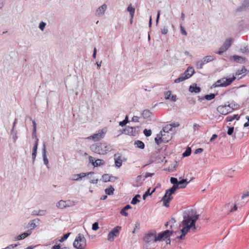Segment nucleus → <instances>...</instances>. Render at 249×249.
<instances>
[{"mask_svg": "<svg viewBox=\"0 0 249 249\" xmlns=\"http://www.w3.org/2000/svg\"><path fill=\"white\" fill-rule=\"evenodd\" d=\"M170 181L171 183L173 184L174 185H176L178 184V181L177 178L171 177L170 178Z\"/></svg>", "mask_w": 249, "mask_h": 249, "instance_id": "a19ab883", "label": "nucleus"}, {"mask_svg": "<svg viewBox=\"0 0 249 249\" xmlns=\"http://www.w3.org/2000/svg\"><path fill=\"white\" fill-rule=\"evenodd\" d=\"M249 196V192H247L246 193L243 194L242 196V198L244 199L245 197L248 196Z\"/></svg>", "mask_w": 249, "mask_h": 249, "instance_id": "13d9d810", "label": "nucleus"}, {"mask_svg": "<svg viewBox=\"0 0 249 249\" xmlns=\"http://www.w3.org/2000/svg\"><path fill=\"white\" fill-rule=\"evenodd\" d=\"M33 215H38V211L34 210L32 213Z\"/></svg>", "mask_w": 249, "mask_h": 249, "instance_id": "69168bd1", "label": "nucleus"}, {"mask_svg": "<svg viewBox=\"0 0 249 249\" xmlns=\"http://www.w3.org/2000/svg\"><path fill=\"white\" fill-rule=\"evenodd\" d=\"M227 129H228V130H227V133L229 135H231L233 133V131H234V127L233 126L232 127H229V126H227Z\"/></svg>", "mask_w": 249, "mask_h": 249, "instance_id": "4c0bfd02", "label": "nucleus"}, {"mask_svg": "<svg viewBox=\"0 0 249 249\" xmlns=\"http://www.w3.org/2000/svg\"><path fill=\"white\" fill-rule=\"evenodd\" d=\"M177 126L165 125L155 138V142L159 145L162 142H168L172 138V135L176 132V127Z\"/></svg>", "mask_w": 249, "mask_h": 249, "instance_id": "f03ea898", "label": "nucleus"}, {"mask_svg": "<svg viewBox=\"0 0 249 249\" xmlns=\"http://www.w3.org/2000/svg\"><path fill=\"white\" fill-rule=\"evenodd\" d=\"M237 206L236 205H235L234 206V207L231 209V210H230V212H232L235 211L237 210Z\"/></svg>", "mask_w": 249, "mask_h": 249, "instance_id": "e2e57ef3", "label": "nucleus"}, {"mask_svg": "<svg viewBox=\"0 0 249 249\" xmlns=\"http://www.w3.org/2000/svg\"><path fill=\"white\" fill-rule=\"evenodd\" d=\"M115 165L118 168H120L123 163V161H125L126 158L123 157L121 153H116L114 156Z\"/></svg>", "mask_w": 249, "mask_h": 249, "instance_id": "ddd939ff", "label": "nucleus"}, {"mask_svg": "<svg viewBox=\"0 0 249 249\" xmlns=\"http://www.w3.org/2000/svg\"><path fill=\"white\" fill-rule=\"evenodd\" d=\"M155 191V189H154L152 192H150V189H149L143 195L142 197L143 199H145L146 197L149 195L152 194Z\"/></svg>", "mask_w": 249, "mask_h": 249, "instance_id": "7c9ffc66", "label": "nucleus"}, {"mask_svg": "<svg viewBox=\"0 0 249 249\" xmlns=\"http://www.w3.org/2000/svg\"><path fill=\"white\" fill-rule=\"evenodd\" d=\"M91 151L97 154L105 155L111 150L110 144L106 142H99L92 144L90 146Z\"/></svg>", "mask_w": 249, "mask_h": 249, "instance_id": "39448f33", "label": "nucleus"}, {"mask_svg": "<svg viewBox=\"0 0 249 249\" xmlns=\"http://www.w3.org/2000/svg\"><path fill=\"white\" fill-rule=\"evenodd\" d=\"M227 50L228 49H227L224 45H223L220 48L218 52L217 53L219 54H221Z\"/></svg>", "mask_w": 249, "mask_h": 249, "instance_id": "e433bc0d", "label": "nucleus"}, {"mask_svg": "<svg viewBox=\"0 0 249 249\" xmlns=\"http://www.w3.org/2000/svg\"><path fill=\"white\" fill-rule=\"evenodd\" d=\"M204 64H205V62H204L202 60L201 61H197L196 63V67L198 69H202Z\"/></svg>", "mask_w": 249, "mask_h": 249, "instance_id": "2f4dec72", "label": "nucleus"}, {"mask_svg": "<svg viewBox=\"0 0 249 249\" xmlns=\"http://www.w3.org/2000/svg\"><path fill=\"white\" fill-rule=\"evenodd\" d=\"M189 182V181H187L186 179H182L178 181V184L174 185L172 188L167 190L165 195L161 199V201L163 202V206L166 207H168L170 201L173 198L172 194H174L177 189L185 188Z\"/></svg>", "mask_w": 249, "mask_h": 249, "instance_id": "7ed1b4c3", "label": "nucleus"}, {"mask_svg": "<svg viewBox=\"0 0 249 249\" xmlns=\"http://www.w3.org/2000/svg\"><path fill=\"white\" fill-rule=\"evenodd\" d=\"M39 219H35L33 220H31L28 223V228L30 229V230H32L34 229L37 226V224L39 223Z\"/></svg>", "mask_w": 249, "mask_h": 249, "instance_id": "f3484780", "label": "nucleus"}, {"mask_svg": "<svg viewBox=\"0 0 249 249\" xmlns=\"http://www.w3.org/2000/svg\"><path fill=\"white\" fill-rule=\"evenodd\" d=\"M38 139H37L36 140V142L35 143L34 146L33 147V151L36 152L37 149V146H38Z\"/></svg>", "mask_w": 249, "mask_h": 249, "instance_id": "de8ad7c7", "label": "nucleus"}, {"mask_svg": "<svg viewBox=\"0 0 249 249\" xmlns=\"http://www.w3.org/2000/svg\"><path fill=\"white\" fill-rule=\"evenodd\" d=\"M167 32H168V30H167V29H163V30H162V31H161L162 34H164V35H165V34H167Z\"/></svg>", "mask_w": 249, "mask_h": 249, "instance_id": "774afa93", "label": "nucleus"}, {"mask_svg": "<svg viewBox=\"0 0 249 249\" xmlns=\"http://www.w3.org/2000/svg\"><path fill=\"white\" fill-rule=\"evenodd\" d=\"M74 205V202H72V204L70 202V204L68 202L63 200H60L56 204V206L59 209H64L67 207H71L72 206Z\"/></svg>", "mask_w": 249, "mask_h": 249, "instance_id": "2eb2a0df", "label": "nucleus"}, {"mask_svg": "<svg viewBox=\"0 0 249 249\" xmlns=\"http://www.w3.org/2000/svg\"><path fill=\"white\" fill-rule=\"evenodd\" d=\"M132 120L134 122H138L139 121V117L137 116H133L132 118Z\"/></svg>", "mask_w": 249, "mask_h": 249, "instance_id": "6e6d98bb", "label": "nucleus"}, {"mask_svg": "<svg viewBox=\"0 0 249 249\" xmlns=\"http://www.w3.org/2000/svg\"><path fill=\"white\" fill-rule=\"evenodd\" d=\"M99 229L98 222H95L92 224V229L93 231H97Z\"/></svg>", "mask_w": 249, "mask_h": 249, "instance_id": "79ce46f5", "label": "nucleus"}, {"mask_svg": "<svg viewBox=\"0 0 249 249\" xmlns=\"http://www.w3.org/2000/svg\"><path fill=\"white\" fill-rule=\"evenodd\" d=\"M89 175H94V172L82 173L79 174H75L71 176V179L72 180H78L86 176H89Z\"/></svg>", "mask_w": 249, "mask_h": 249, "instance_id": "4468645a", "label": "nucleus"}, {"mask_svg": "<svg viewBox=\"0 0 249 249\" xmlns=\"http://www.w3.org/2000/svg\"><path fill=\"white\" fill-rule=\"evenodd\" d=\"M233 58L234 61L242 63L244 62V59L243 57L238 56V55H234L233 56Z\"/></svg>", "mask_w": 249, "mask_h": 249, "instance_id": "bb28decb", "label": "nucleus"}, {"mask_svg": "<svg viewBox=\"0 0 249 249\" xmlns=\"http://www.w3.org/2000/svg\"><path fill=\"white\" fill-rule=\"evenodd\" d=\"M95 160L94 158H93L91 156L89 157V162L91 163L93 166V163H94V162L95 161Z\"/></svg>", "mask_w": 249, "mask_h": 249, "instance_id": "5fc2aeb1", "label": "nucleus"}, {"mask_svg": "<svg viewBox=\"0 0 249 249\" xmlns=\"http://www.w3.org/2000/svg\"><path fill=\"white\" fill-rule=\"evenodd\" d=\"M102 179L104 182H107L110 181V177L107 174H105L102 176Z\"/></svg>", "mask_w": 249, "mask_h": 249, "instance_id": "473e14b6", "label": "nucleus"}, {"mask_svg": "<svg viewBox=\"0 0 249 249\" xmlns=\"http://www.w3.org/2000/svg\"><path fill=\"white\" fill-rule=\"evenodd\" d=\"M240 118V116L237 115H234L232 116H229L227 117L226 120L228 122L232 121L235 119L238 120Z\"/></svg>", "mask_w": 249, "mask_h": 249, "instance_id": "5701e85b", "label": "nucleus"}, {"mask_svg": "<svg viewBox=\"0 0 249 249\" xmlns=\"http://www.w3.org/2000/svg\"><path fill=\"white\" fill-rule=\"evenodd\" d=\"M60 246L59 245H54L52 249H60Z\"/></svg>", "mask_w": 249, "mask_h": 249, "instance_id": "0e129e2a", "label": "nucleus"}, {"mask_svg": "<svg viewBox=\"0 0 249 249\" xmlns=\"http://www.w3.org/2000/svg\"><path fill=\"white\" fill-rule=\"evenodd\" d=\"M154 173H146V174L144 176V178H147L148 177H152L153 175H154Z\"/></svg>", "mask_w": 249, "mask_h": 249, "instance_id": "bf43d9fd", "label": "nucleus"}, {"mask_svg": "<svg viewBox=\"0 0 249 249\" xmlns=\"http://www.w3.org/2000/svg\"><path fill=\"white\" fill-rule=\"evenodd\" d=\"M195 72L194 68L192 67H189L184 73L180 77L175 80V83H178L182 82L191 77Z\"/></svg>", "mask_w": 249, "mask_h": 249, "instance_id": "1a4fd4ad", "label": "nucleus"}, {"mask_svg": "<svg viewBox=\"0 0 249 249\" xmlns=\"http://www.w3.org/2000/svg\"><path fill=\"white\" fill-rule=\"evenodd\" d=\"M142 115L144 118H148L151 116L152 113L149 110H144Z\"/></svg>", "mask_w": 249, "mask_h": 249, "instance_id": "cd10ccee", "label": "nucleus"}, {"mask_svg": "<svg viewBox=\"0 0 249 249\" xmlns=\"http://www.w3.org/2000/svg\"><path fill=\"white\" fill-rule=\"evenodd\" d=\"M233 108L229 105L219 106L217 108V111L222 115H227L231 112Z\"/></svg>", "mask_w": 249, "mask_h": 249, "instance_id": "f8f14e48", "label": "nucleus"}, {"mask_svg": "<svg viewBox=\"0 0 249 249\" xmlns=\"http://www.w3.org/2000/svg\"><path fill=\"white\" fill-rule=\"evenodd\" d=\"M213 59H214L213 56H211V55H208V56H205L203 58L202 60L204 62H205V64H206L209 62L213 61Z\"/></svg>", "mask_w": 249, "mask_h": 249, "instance_id": "a878e982", "label": "nucleus"}, {"mask_svg": "<svg viewBox=\"0 0 249 249\" xmlns=\"http://www.w3.org/2000/svg\"><path fill=\"white\" fill-rule=\"evenodd\" d=\"M107 6L104 4L100 6L96 11V15L100 16L104 15L105 11L107 9Z\"/></svg>", "mask_w": 249, "mask_h": 249, "instance_id": "dca6fc26", "label": "nucleus"}, {"mask_svg": "<svg viewBox=\"0 0 249 249\" xmlns=\"http://www.w3.org/2000/svg\"><path fill=\"white\" fill-rule=\"evenodd\" d=\"M32 156V158H33V161H34L36 158V152L33 151Z\"/></svg>", "mask_w": 249, "mask_h": 249, "instance_id": "052dcab7", "label": "nucleus"}, {"mask_svg": "<svg viewBox=\"0 0 249 249\" xmlns=\"http://www.w3.org/2000/svg\"><path fill=\"white\" fill-rule=\"evenodd\" d=\"M42 156H43V162L45 165L47 166V167L48 168V163L49 161L48 160V158L46 156V146L45 144H43V148L42 151Z\"/></svg>", "mask_w": 249, "mask_h": 249, "instance_id": "a211bd4d", "label": "nucleus"}, {"mask_svg": "<svg viewBox=\"0 0 249 249\" xmlns=\"http://www.w3.org/2000/svg\"><path fill=\"white\" fill-rule=\"evenodd\" d=\"M93 175H89L90 176L89 178L90 179V182L93 184L97 183L98 181V179L97 178H95L94 177H92Z\"/></svg>", "mask_w": 249, "mask_h": 249, "instance_id": "c756f323", "label": "nucleus"}, {"mask_svg": "<svg viewBox=\"0 0 249 249\" xmlns=\"http://www.w3.org/2000/svg\"><path fill=\"white\" fill-rule=\"evenodd\" d=\"M105 163L104 160L101 159H97L95 160L93 163V166L97 167L103 165Z\"/></svg>", "mask_w": 249, "mask_h": 249, "instance_id": "393cba45", "label": "nucleus"}, {"mask_svg": "<svg viewBox=\"0 0 249 249\" xmlns=\"http://www.w3.org/2000/svg\"><path fill=\"white\" fill-rule=\"evenodd\" d=\"M171 233L172 231L169 230L165 231L158 235H157L155 231L149 232L145 235L143 241L145 243L150 245L155 242L160 241L163 239H166L170 236Z\"/></svg>", "mask_w": 249, "mask_h": 249, "instance_id": "20e7f679", "label": "nucleus"}, {"mask_svg": "<svg viewBox=\"0 0 249 249\" xmlns=\"http://www.w3.org/2000/svg\"><path fill=\"white\" fill-rule=\"evenodd\" d=\"M122 126H124V127L123 128V132L122 133H124L125 134L132 135V136H135L138 133V131L139 130L138 126L132 127V126H129V125H122Z\"/></svg>", "mask_w": 249, "mask_h": 249, "instance_id": "9d476101", "label": "nucleus"}, {"mask_svg": "<svg viewBox=\"0 0 249 249\" xmlns=\"http://www.w3.org/2000/svg\"><path fill=\"white\" fill-rule=\"evenodd\" d=\"M233 42V39L231 38H229L226 40L223 45L228 49L229 48Z\"/></svg>", "mask_w": 249, "mask_h": 249, "instance_id": "4be33fe9", "label": "nucleus"}, {"mask_svg": "<svg viewBox=\"0 0 249 249\" xmlns=\"http://www.w3.org/2000/svg\"><path fill=\"white\" fill-rule=\"evenodd\" d=\"M199 215L193 209H189L185 211L183 214V220L182 224L183 228L181 230V235L178 238L179 239H183L185 235L189 231L191 228L194 230L196 229L195 223L198 219Z\"/></svg>", "mask_w": 249, "mask_h": 249, "instance_id": "f257e3e1", "label": "nucleus"}, {"mask_svg": "<svg viewBox=\"0 0 249 249\" xmlns=\"http://www.w3.org/2000/svg\"><path fill=\"white\" fill-rule=\"evenodd\" d=\"M139 202H140V200L138 199H137V198H135L134 197L132 198L131 202V204H132L133 205H135Z\"/></svg>", "mask_w": 249, "mask_h": 249, "instance_id": "49530a36", "label": "nucleus"}, {"mask_svg": "<svg viewBox=\"0 0 249 249\" xmlns=\"http://www.w3.org/2000/svg\"><path fill=\"white\" fill-rule=\"evenodd\" d=\"M215 97V94L213 93H211L210 94L206 95L205 96V98L207 100H211L212 99H214Z\"/></svg>", "mask_w": 249, "mask_h": 249, "instance_id": "c9c22d12", "label": "nucleus"}, {"mask_svg": "<svg viewBox=\"0 0 249 249\" xmlns=\"http://www.w3.org/2000/svg\"><path fill=\"white\" fill-rule=\"evenodd\" d=\"M73 245L77 249H84L86 247V239L83 235L79 234L76 237Z\"/></svg>", "mask_w": 249, "mask_h": 249, "instance_id": "0eeeda50", "label": "nucleus"}, {"mask_svg": "<svg viewBox=\"0 0 249 249\" xmlns=\"http://www.w3.org/2000/svg\"><path fill=\"white\" fill-rule=\"evenodd\" d=\"M31 233H32V231L28 230L27 231L20 234V235L22 236V238L23 239L25 238V237L30 235L31 234Z\"/></svg>", "mask_w": 249, "mask_h": 249, "instance_id": "72a5a7b5", "label": "nucleus"}, {"mask_svg": "<svg viewBox=\"0 0 249 249\" xmlns=\"http://www.w3.org/2000/svg\"><path fill=\"white\" fill-rule=\"evenodd\" d=\"M247 69L245 67H243L241 69L238 70L236 72H235V77L236 76L238 77L239 79H240L242 77V76L239 77V75L244 74V75H245L247 72Z\"/></svg>", "mask_w": 249, "mask_h": 249, "instance_id": "aec40b11", "label": "nucleus"}, {"mask_svg": "<svg viewBox=\"0 0 249 249\" xmlns=\"http://www.w3.org/2000/svg\"><path fill=\"white\" fill-rule=\"evenodd\" d=\"M114 189L112 186L105 189V193L108 195H111L113 194Z\"/></svg>", "mask_w": 249, "mask_h": 249, "instance_id": "c85d7f7f", "label": "nucleus"}, {"mask_svg": "<svg viewBox=\"0 0 249 249\" xmlns=\"http://www.w3.org/2000/svg\"><path fill=\"white\" fill-rule=\"evenodd\" d=\"M131 207L130 206V205H127L126 206H125L123 209H124L125 210H127L129 209H131Z\"/></svg>", "mask_w": 249, "mask_h": 249, "instance_id": "338daca9", "label": "nucleus"}, {"mask_svg": "<svg viewBox=\"0 0 249 249\" xmlns=\"http://www.w3.org/2000/svg\"><path fill=\"white\" fill-rule=\"evenodd\" d=\"M171 95V91H167L165 93V98L166 99H170V97Z\"/></svg>", "mask_w": 249, "mask_h": 249, "instance_id": "a18cd8bd", "label": "nucleus"}, {"mask_svg": "<svg viewBox=\"0 0 249 249\" xmlns=\"http://www.w3.org/2000/svg\"><path fill=\"white\" fill-rule=\"evenodd\" d=\"M120 213L121 214L125 216H127L128 215L127 213L126 212V210H125L124 209H122L121 210Z\"/></svg>", "mask_w": 249, "mask_h": 249, "instance_id": "8fccbe9b", "label": "nucleus"}, {"mask_svg": "<svg viewBox=\"0 0 249 249\" xmlns=\"http://www.w3.org/2000/svg\"><path fill=\"white\" fill-rule=\"evenodd\" d=\"M128 117L126 116L124 120L120 122L119 124H126L128 123Z\"/></svg>", "mask_w": 249, "mask_h": 249, "instance_id": "c03bdc74", "label": "nucleus"}, {"mask_svg": "<svg viewBox=\"0 0 249 249\" xmlns=\"http://www.w3.org/2000/svg\"><path fill=\"white\" fill-rule=\"evenodd\" d=\"M191 153V148L190 147H188L186 151L183 153V157H187L189 156Z\"/></svg>", "mask_w": 249, "mask_h": 249, "instance_id": "f704fd0d", "label": "nucleus"}, {"mask_svg": "<svg viewBox=\"0 0 249 249\" xmlns=\"http://www.w3.org/2000/svg\"><path fill=\"white\" fill-rule=\"evenodd\" d=\"M235 79L236 77L234 76L229 78L223 77L215 82L213 84V86L215 88L219 87H227L231 85L232 82L235 80Z\"/></svg>", "mask_w": 249, "mask_h": 249, "instance_id": "423d86ee", "label": "nucleus"}, {"mask_svg": "<svg viewBox=\"0 0 249 249\" xmlns=\"http://www.w3.org/2000/svg\"><path fill=\"white\" fill-rule=\"evenodd\" d=\"M107 132V128L104 127L102 129L99 130L96 133L87 137V139L91 140L93 142H98L105 137Z\"/></svg>", "mask_w": 249, "mask_h": 249, "instance_id": "6e6552de", "label": "nucleus"}, {"mask_svg": "<svg viewBox=\"0 0 249 249\" xmlns=\"http://www.w3.org/2000/svg\"><path fill=\"white\" fill-rule=\"evenodd\" d=\"M189 91L191 92L198 93L200 92L201 89L200 87H197L196 84H194L190 86Z\"/></svg>", "mask_w": 249, "mask_h": 249, "instance_id": "6ab92c4d", "label": "nucleus"}, {"mask_svg": "<svg viewBox=\"0 0 249 249\" xmlns=\"http://www.w3.org/2000/svg\"><path fill=\"white\" fill-rule=\"evenodd\" d=\"M181 33L182 35L184 36L187 35V32H186L185 29L182 26H180Z\"/></svg>", "mask_w": 249, "mask_h": 249, "instance_id": "864d4df0", "label": "nucleus"}, {"mask_svg": "<svg viewBox=\"0 0 249 249\" xmlns=\"http://www.w3.org/2000/svg\"><path fill=\"white\" fill-rule=\"evenodd\" d=\"M47 213L46 210H39L38 211V216H43L46 215Z\"/></svg>", "mask_w": 249, "mask_h": 249, "instance_id": "ea45409f", "label": "nucleus"}, {"mask_svg": "<svg viewBox=\"0 0 249 249\" xmlns=\"http://www.w3.org/2000/svg\"><path fill=\"white\" fill-rule=\"evenodd\" d=\"M134 145L135 146V147L140 148L141 149H143L145 147L144 143L142 142L139 140L135 142Z\"/></svg>", "mask_w": 249, "mask_h": 249, "instance_id": "412c9836", "label": "nucleus"}, {"mask_svg": "<svg viewBox=\"0 0 249 249\" xmlns=\"http://www.w3.org/2000/svg\"><path fill=\"white\" fill-rule=\"evenodd\" d=\"M70 234H71V233L69 232V233H68L64 235L62 237H61L59 240V241L60 242H64L65 240H66L68 238V237H69V236L70 235Z\"/></svg>", "mask_w": 249, "mask_h": 249, "instance_id": "58836bf2", "label": "nucleus"}, {"mask_svg": "<svg viewBox=\"0 0 249 249\" xmlns=\"http://www.w3.org/2000/svg\"><path fill=\"white\" fill-rule=\"evenodd\" d=\"M143 133L144 135L147 137L150 136L151 135V131L150 129H144L143 131Z\"/></svg>", "mask_w": 249, "mask_h": 249, "instance_id": "37998d69", "label": "nucleus"}, {"mask_svg": "<svg viewBox=\"0 0 249 249\" xmlns=\"http://www.w3.org/2000/svg\"><path fill=\"white\" fill-rule=\"evenodd\" d=\"M217 137V135L216 134H213V135L212 137L210 139V141L212 142L214 140H215Z\"/></svg>", "mask_w": 249, "mask_h": 249, "instance_id": "680f3d73", "label": "nucleus"}, {"mask_svg": "<svg viewBox=\"0 0 249 249\" xmlns=\"http://www.w3.org/2000/svg\"><path fill=\"white\" fill-rule=\"evenodd\" d=\"M121 227L117 226L113 228L107 235V240L110 242L114 241V238L119 234Z\"/></svg>", "mask_w": 249, "mask_h": 249, "instance_id": "9b49d317", "label": "nucleus"}, {"mask_svg": "<svg viewBox=\"0 0 249 249\" xmlns=\"http://www.w3.org/2000/svg\"><path fill=\"white\" fill-rule=\"evenodd\" d=\"M36 126L34 125V129H33V138H36Z\"/></svg>", "mask_w": 249, "mask_h": 249, "instance_id": "4d7b16f0", "label": "nucleus"}, {"mask_svg": "<svg viewBox=\"0 0 249 249\" xmlns=\"http://www.w3.org/2000/svg\"><path fill=\"white\" fill-rule=\"evenodd\" d=\"M45 25H46V24L44 22H41L39 24V28L40 29V30L42 31H43V30L45 27Z\"/></svg>", "mask_w": 249, "mask_h": 249, "instance_id": "09e8293b", "label": "nucleus"}, {"mask_svg": "<svg viewBox=\"0 0 249 249\" xmlns=\"http://www.w3.org/2000/svg\"><path fill=\"white\" fill-rule=\"evenodd\" d=\"M127 11L129 12L131 19L133 18L135 9L134 8L131 6V5H129L127 7Z\"/></svg>", "mask_w": 249, "mask_h": 249, "instance_id": "b1692460", "label": "nucleus"}, {"mask_svg": "<svg viewBox=\"0 0 249 249\" xmlns=\"http://www.w3.org/2000/svg\"><path fill=\"white\" fill-rule=\"evenodd\" d=\"M203 151V149L201 148H197L195 150V154H197L200 153L202 152Z\"/></svg>", "mask_w": 249, "mask_h": 249, "instance_id": "3c124183", "label": "nucleus"}, {"mask_svg": "<svg viewBox=\"0 0 249 249\" xmlns=\"http://www.w3.org/2000/svg\"><path fill=\"white\" fill-rule=\"evenodd\" d=\"M17 246H18L17 244H12V245H9L5 249H14L15 247H17Z\"/></svg>", "mask_w": 249, "mask_h": 249, "instance_id": "603ef678", "label": "nucleus"}]
</instances>
